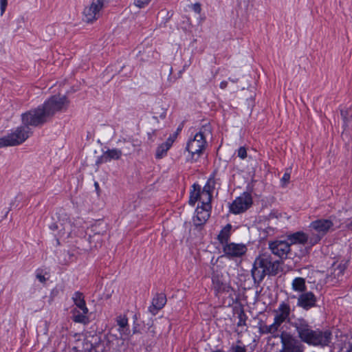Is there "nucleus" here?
Returning a JSON list of instances; mask_svg holds the SVG:
<instances>
[{"label": "nucleus", "mask_w": 352, "mask_h": 352, "mask_svg": "<svg viewBox=\"0 0 352 352\" xmlns=\"http://www.w3.org/2000/svg\"><path fill=\"white\" fill-rule=\"evenodd\" d=\"M62 226V234L63 239H67L72 236L73 233H75L76 226L72 222L69 218L63 219V223L60 225Z\"/></svg>", "instance_id": "6ab92c4d"}, {"label": "nucleus", "mask_w": 352, "mask_h": 352, "mask_svg": "<svg viewBox=\"0 0 352 352\" xmlns=\"http://www.w3.org/2000/svg\"><path fill=\"white\" fill-rule=\"evenodd\" d=\"M174 142V138L169 137L164 143L160 144L156 149L155 157L162 159L166 155L168 150L171 147Z\"/></svg>", "instance_id": "5701e85b"}, {"label": "nucleus", "mask_w": 352, "mask_h": 352, "mask_svg": "<svg viewBox=\"0 0 352 352\" xmlns=\"http://www.w3.org/2000/svg\"><path fill=\"white\" fill-rule=\"evenodd\" d=\"M317 297L312 292L300 294L297 298V306L308 311L316 307Z\"/></svg>", "instance_id": "ddd939ff"}, {"label": "nucleus", "mask_w": 352, "mask_h": 352, "mask_svg": "<svg viewBox=\"0 0 352 352\" xmlns=\"http://www.w3.org/2000/svg\"><path fill=\"white\" fill-rule=\"evenodd\" d=\"M231 352H246V347L242 344V342L240 340L236 341V344L232 345L230 348Z\"/></svg>", "instance_id": "c756f323"}, {"label": "nucleus", "mask_w": 352, "mask_h": 352, "mask_svg": "<svg viewBox=\"0 0 352 352\" xmlns=\"http://www.w3.org/2000/svg\"><path fill=\"white\" fill-rule=\"evenodd\" d=\"M66 96L54 95L43 104L21 114V121L31 126L38 127L47 122L56 113L65 111L69 104Z\"/></svg>", "instance_id": "f257e3e1"}, {"label": "nucleus", "mask_w": 352, "mask_h": 352, "mask_svg": "<svg viewBox=\"0 0 352 352\" xmlns=\"http://www.w3.org/2000/svg\"><path fill=\"white\" fill-rule=\"evenodd\" d=\"M290 246L287 239L274 241L269 244V248L272 252L280 258H286L287 257L291 250Z\"/></svg>", "instance_id": "f8f14e48"}, {"label": "nucleus", "mask_w": 352, "mask_h": 352, "mask_svg": "<svg viewBox=\"0 0 352 352\" xmlns=\"http://www.w3.org/2000/svg\"><path fill=\"white\" fill-rule=\"evenodd\" d=\"M275 316L274 322L272 324H265L261 327V332L262 333L275 334L278 332L280 325L285 321L289 322V316L291 313V309L289 304L281 302L277 309L274 310Z\"/></svg>", "instance_id": "7ed1b4c3"}, {"label": "nucleus", "mask_w": 352, "mask_h": 352, "mask_svg": "<svg viewBox=\"0 0 352 352\" xmlns=\"http://www.w3.org/2000/svg\"><path fill=\"white\" fill-rule=\"evenodd\" d=\"M237 156L242 160H244L247 157V150L244 146H241L237 150Z\"/></svg>", "instance_id": "2f4dec72"}, {"label": "nucleus", "mask_w": 352, "mask_h": 352, "mask_svg": "<svg viewBox=\"0 0 352 352\" xmlns=\"http://www.w3.org/2000/svg\"><path fill=\"white\" fill-rule=\"evenodd\" d=\"M231 230L232 226L231 224L228 223L221 229L219 234H218L217 239L219 243L222 245V248L224 246V245L228 244L230 243L229 239L231 235Z\"/></svg>", "instance_id": "412c9836"}, {"label": "nucleus", "mask_w": 352, "mask_h": 352, "mask_svg": "<svg viewBox=\"0 0 352 352\" xmlns=\"http://www.w3.org/2000/svg\"><path fill=\"white\" fill-rule=\"evenodd\" d=\"M252 204L250 193L245 192L236 197L230 206V211L235 214L246 211Z\"/></svg>", "instance_id": "0eeeda50"}, {"label": "nucleus", "mask_w": 352, "mask_h": 352, "mask_svg": "<svg viewBox=\"0 0 352 352\" xmlns=\"http://www.w3.org/2000/svg\"><path fill=\"white\" fill-rule=\"evenodd\" d=\"M339 272L338 273V276H339V274H343V271H344V267L342 265H339L338 267V269H337Z\"/></svg>", "instance_id": "a19ab883"}, {"label": "nucleus", "mask_w": 352, "mask_h": 352, "mask_svg": "<svg viewBox=\"0 0 352 352\" xmlns=\"http://www.w3.org/2000/svg\"><path fill=\"white\" fill-rule=\"evenodd\" d=\"M348 228H352V219L351 220V221L348 223L347 225Z\"/></svg>", "instance_id": "a18cd8bd"}, {"label": "nucleus", "mask_w": 352, "mask_h": 352, "mask_svg": "<svg viewBox=\"0 0 352 352\" xmlns=\"http://www.w3.org/2000/svg\"><path fill=\"white\" fill-rule=\"evenodd\" d=\"M124 151L126 152V155L131 154L133 151H135V148H133V147L130 144H126L125 147L123 148Z\"/></svg>", "instance_id": "e433bc0d"}, {"label": "nucleus", "mask_w": 352, "mask_h": 352, "mask_svg": "<svg viewBox=\"0 0 352 352\" xmlns=\"http://www.w3.org/2000/svg\"><path fill=\"white\" fill-rule=\"evenodd\" d=\"M214 181L213 179L210 178L208 180L205 186H204L201 192L202 196H204L206 201V207H209V204H210V201L212 198V192L214 188Z\"/></svg>", "instance_id": "aec40b11"}, {"label": "nucleus", "mask_w": 352, "mask_h": 352, "mask_svg": "<svg viewBox=\"0 0 352 352\" xmlns=\"http://www.w3.org/2000/svg\"><path fill=\"white\" fill-rule=\"evenodd\" d=\"M193 10L197 13H200L201 9V5L198 3H195L193 5Z\"/></svg>", "instance_id": "4c0bfd02"}, {"label": "nucleus", "mask_w": 352, "mask_h": 352, "mask_svg": "<svg viewBox=\"0 0 352 352\" xmlns=\"http://www.w3.org/2000/svg\"><path fill=\"white\" fill-rule=\"evenodd\" d=\"M36 278L38 279V280L41 282V283H45V280H46V278L44 276V275L41 274H36Z\"/></svg>", "instance_id": "58836bf2"}, {"label": "nucleus", "mask_w": 352, "mask_h": 352, "mask_svg": "<svg viewBox=\"0 0 352 352\" xmlns=\"http://www.w3.org/2000/svg\"><path fill=\"white\" fill-rule=\"evenodd\" d=\"M212 283L217 289H220L222 285V283L218 279V278L214 276L212 277Z\"/></svg>", "instance_id": "c9c22d12"}, {"label": "nucleus", "mask_w": 352, "mask_h": 352, "mask_svg": "<svg viewBox=\"0 0 352 352\" xmlns=\"http://www.w3.org/2000/svg\"><path fill=\"white\" fill-rule=\"evenodd\" d=\"M181 130V128H178L177 129V131H180Z\"/></svg>", "instance_id": "de8ad7c7"}, {"label": "nucleus", "mask_w": 352, "mask_h": 352, "mask_svg": "<svg viewBox=\"0 0 352 352\" xmlns=\"http://www.w3.org/2000/svg\"><path fill=\"white\" fill-rule=\"evenodd\" d=\"M117 324L119 326V332L121 336H129L130 329L128 324V318L126 316H119L116 318Z\"/></svg>", "instance_id": "b1692460"}, {"label": "nucleus", "mask_w": 352, "mask_h": 352, "mask_svg": "<svg viewBox=\"0 0 352 352\" xmlns=\"http://www.w3.org/2000/svg\"><path fill=\"white\" fill-rule=\"evenodd\" d=\"M224 256L230 259L242 257L247 252L248 248L243 243H229L222 248Z\"/></svg>", "instance_id": "9b49d317"}, {"label": "nucleus", "mask_w": 352, "mask_h": 352, "mask_svg": "<svg viewBox=\"0 0 352 352\" xmlns=\"http://www.w3.org/2000/svg\"><path fill=\"white\" fill-rule=\"evenodd\" d=\"M252 276L254 280V283L256 285H259L260 283L263 280L267 273L261 267H258L256 265V261H254L253 267L251 270Z\"/></svg>", "instance_id": "4be33fe9"}, {"label": "nucleus", "mask_w": 352, "mask_h": 352, "mask_svg": "<svg viewBox=\"0 0 352 352\" xmlns=\"http://www.w3.org/2000/svg\"><path fill=\"white\" fill-rule=\"evenodd\" d=\"M8 4V0H0V9H1V15L2 16L6 9V6Z\"/></svg>", "instance_id": "72a5a7b5"}, {"label": "nucleus", "mask_w": 352, "mask_h": 352, "mask_svg": "<svg viewBox=\"0 0 352 352\" xmlns=\"http://www.w3.org/2000/svg\"><path fill=\"white\" fill-rule=\"evenodd\" d=\"M87 313H85L83 311H82V313H80L79 311H78L76 309H74L72 320L75 322L87 324L89 322V319H88V317L87 316Z\"/></svg>", "instance_id": "bb28decb"}, {"label": "nucleus", "mask_w": 352, "mask_h": 352, "mask_svg": "<svg viewBox=\"0 0 352 352\" xmlns=\"http://www.w3.org/2000/svg\"><path fill=\"white\" fill-rule=\"evenodd\" d=\"M166 303V295L163 293L157 294L153 298L152 304L149 306L148 311L152 314V315L155 316L164 307Z\"/></svg>", "instance_id": "f3484780"}, {"label": "nucleus", "mask_w": 352, "mask_h": 352, "mask_svg": "<svg viewBox=\"0 0 352 352\" xmlns=\"http://www.w3.org/2000/svg\"><path fill=\"white\" fill-rule=\"evenodd\" d=\"M346 113H347L346 111H344L343 110L341 111V116L343 118L344 120H346Z\"/></svg>", "instance_id": "79ce46f5"}, {"label": "nucleus", "mask_w": 352, "mask_h": 352, "mask_svg": "<svg viewBox=\"0 0 352 352\" xmlns=\"http://www.w3.org/2000/svg\"><path fill=\"white\" fill-rule=\"evenodd\" d=\"M347 352H351V351H348Z\"/></svg>", "instance_id": "09e8293b"}, {"label": "nucleus", "mask_w": 352, "mask_h": 352, "mask_svg": "<svg viewBox=\"0 0 352 352\" xmlns=\"http://www.w3.org/2000/svg\"><path fill=\"white\" fill-rule=\"evenodd\" d=\"M72 299L78 308H79L82 311L85 313H88V309L86 306L82 293L80 292H76L72 296Z\"/></svg>", "instance_id": "393cba45"}, {"label": "nucleus", "mask_w": 352, "mask_h": 352, "mask_svg": "<svg viewBox=\"0 0 352 352\" xmlns=\"http://www.w3.org/2000/svg\"><path fill=\"white\" fill-rule=\"evenodd\" d=\"M192 187V190L190 191L188 201L189 204L194 206L195 203L197 201H199L201 202L202 206H206V201L204 196H202L200 186L199 184H194Z\"/></svg>", "instance_id": "a211bd4d"}, {"label": "nucleus", "mask_w": 352, "mask_h": 352, "mask_svg": "<svg viewBox=\"0 0 352 352\" xmlns=\"http://www.w3.org/2000/svg\"><path fill=\"white\" fill-rule=\"evenodd\" d=\"M290 245L292 244H305L307 243L310 246V232L305 233L299 231L289 235L287 238Z\"/></svg>", "instance_id": "dca6fc26"}, {"label": "nucleus", "mask_w": 352, "mask_h": 352, "mask_svg": "<svg viewBox=\"0 0 352 352\" xmlns=\"http://www.w3.org/2000/svg\"><path fill=\"white\" fill-rule=\"evenodd\" d=\"M119 143H124L125 144H130L133 148H136L140 146V141L138 139H135L131 136L119 139Z\"/></svg>", "instance_id": "c85d7f7f"}, {"label": "nucleus", "mask_w": 352, "mask_h": 352, "mask_svg": "<svg viewBox=\"0 0 352 352\" xmlns=\"http://www.w3.org/2000/svg\"><path fill=\"white\" fill-rule=\"evenodd\" d=\"M280 338L282 344L280 352H303L302 344L290 333L283 331Z\"/></svg>", "instance_id": "423d86ee"}, {"label": "nucleus", "mask_w": 352, "mask_h": 352, "mask_svg": "<svg viewBox=\"0 0 352 352\" xmlns=\"http://www.w3.org/2000/svg\"><path fill=\"white\" fill-rule=\"evenodd\" d=\"M256 265L261 267L267 275H276L278 272L280 262L272 261L270 255L263 254L255 260Z\"/></svg>", "instance_id": "6e6552de"}, {"label": "nucleus", "mask_w": 352, "mask_h": 352, "mask_svg": "<svg viewBox=\"0 0 352 352\" xmlns=\"http://www.w3.org/2000/svg\"><path fill=\"white\" fill-rule=\"evenodd\" d=\"M104 0H93L89 6L86 7L83 11V21L92 23L98 19L100 11L104 6Z\"/></svg>", "instance_id": "9d476101"}, {"label": "nucleus", "mask_w": 352, "mask_h": 352, "mask_svg": "<svg viewBox=\"0 0 352 352\" xmlns=\"http://www.w3.org/2000/svg\"><path fill=\"white\" fill-rule=\"evenodd\" d=\"M228 80L232 82H236L238 81V79L237 78H229Z\"/></svg>", "instance_id": "c03bdc74"}, {"label": "nucleus", "mask_w": 352, "mask_h": 352, "mask_svg": "<svg viewBox=\"0 0 352 352\" xmlns=\"http://www.w3.org/2000/svg\"><path fill=\"white\" fill-rule=\"evenodd\" d=\"M116 340H117L118 341H121V342H122V344H124V339H122V338L118 339V338H116Z\"/></svg>", "instance_id": "49530a36"}, {"label": "nucleus", "mask_w": 352, "mask_h": 352, "mask_svg": "<svg viewBox=\"0 0 352 352\" xmlns=\"http://www.w3.org/2000/svg\"><path fill=\"white\" fill-rule=\"evenodd\" d=\"M211 208L210 204L209 207L206 206H198L195 210V215L193 217L192 221L195 227L198 228L202 226L206 223L209 218L208 209Z\"/></svg>", "instance_id": "2eb2a0df"}, {"label": "nucleus", "mask_w": 352, "mask_h": 352, "mask_svg": "<svg viewBox=\"0 0 352 352\" xmlns=\"http://www.w3.org/2000/svg\"><path fill=\"white\" fill-rule=\"evenodd\" d=\"M290 179V173L289 172H285L283 175V177L281 178V182H283V185L287 184Z\"/></svg>", "instance_id": "f704fd0d"}, {"label": "nucleus", "mask_w": 352, "mask_h": 352, "mask_svg": "<svg viewBox=\"0 0 352 352\" xmlns=\"http://www.w3.org/2000/svg\"><path fill=\"white\" fill-rule=\"evenodd\" d=\"M238 318L239 321L237 322L238 327H242L246 325V320L248 319V316L245 314L244 311L243 309H241L240 311L238 313Z\"/></svg>", "instance_id": "7c9ffc66"}, {"label": "nucleus", "mask_w": 352, "mask_h": 352, "mask_svg": "<svg viewBox=\"0 0 352 352\" xmlns=\"http://www.w3.org/2000/svg\"><path fill=\"white\" fill-rule=\"evenodd\" d=\"M151 0H135V5L139 8H144L148 5Z\"/></svg>", "instance_id": "473e14b6"}, {"label": "nucleus", "mask_w": 352, "mask_h": 352, "mask_svg": "<svg viewBox=\"0 0 352 352\" xmlns=\"http://www.w3.org/2000/svg\"><path fill=\"white\" fill-rule=\"evenodd\" d=\"M63 223V219H59L58 221L52 223L51 225H50V228L52 230L54 233V235L56 236L63 238V234H62V226H60V224Z\"/></svg>", "instance_id": "cd10ccee"}, {"label": "nucleus", "mask_w": 352, "mask_h": 352, "mask_svg": "<svg viewBox=\"0 0 352 352\" xmlns=\"http://www.w3.org/2000/svg\"><path fill=\"white\" fill-rule=\"evenodd\" d=\"M206 144V140L205 139L203 132L201 131L197 133L194 138L190 140L186 146V150L194 156L198 155V156L202 153Z\"/></svg>", "instance_id": "1a4fd4ad"}, {"label": "nucleus", "mask_w": 352, "mask_h": 352, "mask_svg": "<svg viewBox=\"0 0 352 352\" xmlns=\"http://www.w3.org/2000/svg\"><path fill=\"white\" fill-rule=\"evenodd\" d=\"M333 223L330 219H320L312 221L309 226L310 232V246H314L333 227Z\"/></svg>", "instance_id": "20e7f679"}, {"label": "nucleus", "mask_w": 352, "mask_h": 352, "mask_svg": "<svg viewBox=\"0 0 352 352\" xmlns=\"http://www.w3.org/2000/svg\"><path fill=\"white\" fill-rule=\"evenodd\" d=\"M122 151L118 148H108L104 151L102 155L99 156L96 161V164L100 166L102 164L107 163L111 160H118L121 158Z\"/></svg>", "instance_id": "4468645a"}, {"label": "nucleus", "mask_w": 352, "mask_h": 352, "mask_svg": "<svg viewBox=\"0 0 352 352\" xmlns=\"http://www.w3.org/2000/svg\"><path fill=\"white\" fill-rule=\"evenodd\" d=\"M228 86V82L227 81H222L221 83H220V88L222 89H224L227 87Z\"/></svg>", "instance_id": "ea45409f"}, {"label": "nucleus", "mask_w": 352, "mask_h": 352, "mask_svg": "<svg viewBox=\"0 0 352 352\" xmlns=\"http://www.w3.org/2000/svg\"><path fill=\"white\" fill-rule=\"evenodd\" d=\"M292 289L300 294L307 292L305 279L302 277L295 278L292 283Z\"/></svg>", "instance_id": "a878e982"}, {"label": "nucleus", "mask_w": 352, "mask_h": 352, "mask_svg": "<svg viewBox=\"0 0 352 352\" xmlns=\"http://www.w3.org/2000/svg\"><path fill=\"white\" fill-rule=\"evenodd\" d=\"M23 126L17 127L14 131L0 138V148L14 146L24 142L30 133L29 128L31 124H27L22 121Z\"/></svg>", "instance_id": "39448f33"}, {"label": "nucleus", "mask_w": 352, "mask_h": 352, "mask_svg": "<svg viewBox=\"0 0 352 352\" xmlns=\"http://www.w3.org/2000/svg\"><path fill=\"white\" fill-rule=\"evenodd\" d=\"M101 234H102L104 232H105V226L103 223H101Z\"/></svg>", "instance_id": "37998d69"}, {"label": "nucleus", "mask_w": 352, "mask_h": 352, "mask_svg": "<svg viewBox=\"0 0 352 352\" xmlns=\"http://www.w3.org/2000/svg\"><path fill=\"white\" fill-rule=\"evenodd\" d=\"M289 322L295 328L298 338L309 345L324 347L331 341L332 335L329 331L314 329L309 322L303 318H297Z\"/></svg>", "instance_id": "f03ea898"}]
</instances>
